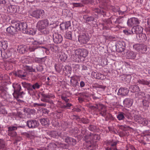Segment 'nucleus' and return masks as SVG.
<instances>
[{
    "label": "nucleus",
    "instance_id": "28",
    "mask_svg": "<svg viewBox=\"0 0 150 150\" xmlns=\"http://www.w3.org/2000/svg\"><path fill=\"white\" fill-rule=\"evenodd\" d=\"M13 87L14 89V91H20L21 89V86L20 84L18 83H14L13 84Z\"/></svg>",
    "mask_w": 150,
    "mask_h": 150
},
{
    "label": "nucleus",
    "instance_id": "6",
    "mask_svg": "<svg viewBox=\"0 0 150 150\" xmlns=\"http://www.w3.org/2000/svg\"><path fill=\"white\" fill-rule=\"evenodd\" d=\"M133 48L136 51L142 53H144L147 50L146 46L141 44H136L133 46Z\"/></svg>",
    "mask_w": 150,
    "mask_h": 150
},
{
    "label": "nucleus",
    "instance_id": "9",
    "mask_svg": "<svg viewBox=\"0 0 150 150\" xmlns=\"http://www.w3.org/2000/svg\"><path fill=\"white\" fill-rule=\"evenodd\" d=\"M53 39L54 42L57 44L60 43L63 40L61 35L57 33H55L53 34Z\"/></svg>",
    "mask_w": 150,
    "mask_h": 150
},
{
    "label": "nucleus",
    "instance_id": "30",
    "mask_svg": "<svg viewBox=\"0 0 150 150\" xmlns=\"http://www.w3.org/2000/svg\"><path fill=\"white\" fill-rule=\"evenodd\" d=\"M49 134L50 136L54 138L56 137L57 136H60V133L56 131H52L49 132Z\"/></svg>",
    "mask_w": 150,
    "mask_h": 150
},
{
    "label": "nucleus",
    "instance_id": "15",
    "mask_svg": "<svg viewBox=\"0 0 150 150\" xmlns=\"http://www.w3.org/2000/svg\"><path fill=\"white\" fill-rule=\"evenodd\" d=\"M79 83L76 77L74 76L71 77L70 80V85L71 86L75 87L79 85Z\"/></svg>",
    "mask_w": 150,
    "mask_h": 150
},
{
    "label": "nucleus",
    "instance_id": "63",
    "mask_svg": "<svg viewBox=\"0 0 150 150\" xmlns=\"http://www.w3.org/2000/svg\"><path fill=\"white\" fill-rule=\"evenodd\" d=\"M36 69L38 71H42L43 69V67L42 65H39L36 67Z\"/></svg>",
    "mask_w": 150,
    "mask_h": 150
},
{
    "label": "nucleus",
    "instance_id": "60",
    "mask_svg": "<svg viewBox=\"0 0 150 150\" xmlns=\"http://www.w3.org/2000/svg\"><path fill=\"white\" fill-rule=\"evenodd\" d=\"M16 134V133L15 132H10L8 133V135L11 137L15 136Z\"/></svg>",
    "mask_w": 150,
    "mask_h": 150
},
{
    "label": "nucleus",
    "instance_id": "62",
    "mask_svg": "<svg viewBox=\"0 0 150 150\" xmlns=\"http://www.w3.org/2000/svg\"><path fill=\"white\" fill-rule=\"evenodd\" d=\"M18 92L14 91V93H13V98H16V99L18 98Z\"/></svg>",
    "mask_w": 150,
    "mask_h": 150
},
{
    "label": "nucleus",
    "instance_id": "35",
    "mask_svg": "<svg viewBox=\"0 0 150 150\" xmlns=\"http://www.w3.org/2000/svg\"><path fill=\"white\" fill-rule=\"evenodd\" d=\"M6 95V91L3 87H0V96L3 98H5Z\"/></svg>",
    "mask_w": 150,
    "mask_h": 150
},
{
    "label": "nucleus",
    "instance_id": "11",
    "mask_svg": "<svg viewBox=\"0 0 150 150\" xmlns=\"http://www.w3.org/2000/svg\"><path fill=\"white\" fill-rule=\"evenodd\" d=\"M6 30L7 32L11 35L14 34L18 30V29H16V27L15 23L12 25L8 27Z\"/></svg>",
    "mask_w": 150,
    "mask_h": 150
},
{
    "label": "nucleus",
    "instance_id": "50",
    "mask_svg": "<svg viewBox=\"0 0 150 150\" xmlns=\"http://www.w3.org/2000/svg\"><path fill=\"white\" fill-rule=\"evenodd\" d=\"M41 100L43 102L49 103L51 104H54L53 102L52 101H50L48 99H45L42 97Z\"/></svg>",
    "mask_w": 150,
    "mask_h": 150
},
{
    "label": "nucleus",
    "instance_id": "21",
    "mask_svg": "<svg viewBox=\"0 0 150 150\" xmlns=\"http://www.w3.org/2000/svg\"><path fill=\"white\" fill-rule=\"evenodd\" d=\"M128 93V90L126 88H120L118 92V95L125 96Z\"/></svg>",
    "mask_w": 150,
    "mask_h": 150
},
{
    "label": "nucleus",
    "instance_id": "25",
    "mask_svg": "<svg viewBox=\"0 0 150 150\" xmlns=\"http://www.w3.org/2000/svg\"><path fill=\"white\" fill-rule=\"evenodd\" d=\"M73 116L76 117L77 120L79 119V121L84 124H88L90 122L89 120L86 118L83 117L81 119H80L77 115H73Z\"/></svg>",
    "mask_w": 150,
    "mask_h": 150
},
{
    "label": "nucleus",
    "instance_id": "24",
    "mask_svg": "<svg viewBox=\"0 0 150 150\" xmlns=\"http://www.w3.org/2000/svg\"><path fill=\"white\" fill-rule=\"evenodd\" d=\"M101 104L100 103H96L94 105H89L88 107L89 108L94 111H96L97 110H99L100 108Z\"/></svg>",
    "mask_w": 150,
    "mask_h": 150
},
{
    "label": "nucleus",
    "instance_id": "61",
    "mask_svg": "<svg viewBox=\"0 0 150 150\" xmlns=\"http://www.w3.org/2000/svg\"><path fill=\"white\" fill-rule=\"evenodd\" d=\"M61 137L64 141L66 140V139L67 138L68 136H67L66 133H64L63 134H62L61 136Z\"/></svg>",
    "mask_w": 150,
    "mask_h": 150
},
{
    "label": "nucleus",
    "instance_id": "58",
    "mask_svg": "<svg viewBox=\"0 0 150 150\" xmlns=\"http://www.w3.org/2000/svg\"><path fill=\"white\" fill-rule=\"evenodd\" d=\"M69 147V146L66 144L62 143L60 147L63 149H67Z\"/></svg>",
    "mask_w": 150,
    "mask_h": 150
},
{
    "label": "nucleus",
    "instance_id": "36",
    "mask_svg": "<svg viewBox=\"0 0 150 150\" xmlns=\"http://www.w3.org/2000/svg\"><path fill=\"white\" fill-rule=\"evenodd\" d=\"M40 48V47H30L28 48V50L30 52L38 51Z\"/></svg>",
    "mask_w": 150,
    "mask_h": 150
},
{
    "label": "nucleus",
    "instance_id": "29",
    "mask_svg": "<svg viewBox=\"0 0 150 150\" xmlns=\"http://www.w3.org/2000/svg\"><path fill=\"white\" fill-rule=\"evenodd\" d=\"M40 122L41 124L43 126H48L49 123V120L47 118H44L40 120Z\"/></svg>",
    "mask_w": 150,
    "mask_h": 150
},
{
    "label": "nucleus",
    "instance_id": "27",
    "mask_svg": "<svg viewBox=\"0 0 150 150\" xmlns=\"http://www.w3.org/2000/svg\"><path fill=\"white\" fill-rule=\"evenodd\" d=\"M23 111L27 115H33L35 113V110L34 109H30L27 108H24Z\"/></svg>",
    "mask_w": 150,
    "mask_h": 150
},
{
    "label": "nucleus",
    "instance_id": "2",
    "mask_svg": "<svg viewBox=\"0 0 150 150\" xmlns=\"http://www.w3.org/2000/svg\"><path fill=\"white\" fill-rule=\"evenodd\" d=\"M16 27L18 30L22 31L24 33L28 34H30V32L29 31L30 30L28 29V25L26 23H15Z\"/></svg>",
    "mask_w": 150,
    "mask_h": 150
},
{
    "label": "nucleus",
    "instance_id": "20",
    "mask_svg": "<svg viewBox=\"0 0 150 150\" xmlns=\"http://www.w3.org/2000/svg\"><path fill=\"white\" fill-rule=\"evenodd\" d=\"M115 46L116 50L118 52H122L125 50V47L120 42L117 43Z\"/></svg>",
    "mask_w": 150,
    "mask_h": 150
},
{
    "label": "nucleus",
    "instance_id": "64",
    "mask_svg": "<svg viewBox=\"0 0 150 150\" xmlns=\"http://www.w3.org/2000/svg\"><path fill=\"white\" fill-rule=\"evenodd\" d=\"M106 150H119L117 149L116 147H108L105 149Z\"/></svg>",
    "mask_w": 150,
    "mask_h": 150
},
{
    "label": "nucleus",
    "instance_id": "56",
    "mask_svg": "<svg viewBox=\"0 0 150 150\" xmlns=\"http://www.w3.org/2000/svg\"><path fill=\"white\" fill-rule=\"evenodd\" d=\"M88 129L91 131H94L96 129V127L95 126L91 125L89 126Z\"/></svg>",
    "mask_w": 150,
    "mask_h": 150
},
{
    "label": "nucleus",
    "instance_id": "57",
    "mask_svg": "<svg viewBox=\"0 0 150 150\" xmlns=\"http://www.w3.org/2000/svg\"><path fill=\"white\" fill-rule=\"evenodd\" d=\"M17 129V127H8V132H13Z\"/></svg>",
    "mask_w": 150,
    "mask_h": 150
},
{
    "label": "nucleus",
    "instance_id": "39",
    "mask_svg": "<svg viewBox=\"0 0 150 150\" xmlns=\"http://www.w3.org/2000/svg\"><path fill=\"white\" fill-rule=\"evenodd\" d=\"M64 37L67 39L71 40L72 39V33L70 31H67L64 35Z\"/></svg>",
    "mask_w": 150,
    "mask_h": 150
},
{
    "label": "nucleus",
    "instance_id": "32",
    "mask_svg": "<svg viewBox=\"0 0 150 150\" xmlns=\"http://www.w3.org/2000/svg\"><path fill=\"white\" fill-rule=\"evenodd\" d=\"M124 104L126 106H130L132 104V100L129 98H126L123 101Z\"/></svg>",
    "mask_w": 150,
    "mask_h": 150
},
{
    "label": "nucleus",
    "instance_id": "26",
    "mask_svg": "<svg viewBox=\"0 0 150 150\" xmlns=\"http://www.w3.org/2000/svg\"><path fill=\"white\" fill-rule=\"evenodd\" d=\"M12 52L8 50H4L2 54V57L3 58H7L11 56Z\"/></svg>",
    "mask_w": 150,
    "mask_h": 150
},
{
    "label": "nucleus",
    "instance_id": "12",
    "mask_svg": "<svg viewBox=\"0 0 150 150\" xmlns=\"http://www.w3.org/2000/svg\"><path fill=\"white\" fill-rule=\"evenodd\" d=\"M91 75L94 78L97 79H103L106 78L104 75L95 71L92 72Z\"/></svg>",
    "mask_w": 150,
    "mask_h": 150
},
{
    "label": "nucleus",
    "instance_id": "8",
    "mask_svg": "<svg viewBox=\"0 0 150 150\" xmlns=\"http://www.w3.org/2000/svg\"><path fill=\"white\" fill-rule=\"evenodd\" d=\"M89 39L88 34L83 33L79 36L78 40L82 44H85L88 41Z\"/></svg>",
    "mask_w": 150,
    "mask_h": 150
},
{
    "label": "nucleus",
    "instance_id": "38",
    "mask_svg": "<svg viewBox=\"0 0 150 150\" xmlns=\"http://www.w3.org/2000/svg\"><path fill=\"white\" fill-rule=\"evenodd\" d=\"M142 105L145 108H147L149 107V103L148 101L144 97V99L142 101Z\"/></svg>",
    "mask_w": 150,
    "mask_h": 150
},
{
    "label": "nucleus",
    "instance_id": "18",
    "mask_svg": "<svg viewBox=\"0 0 150 150\" xmlns=\"http://www.w3.org/2000/svg\"><path fill=\"white\" fill-rule=\"evenodd\" d=\"M17 74L18 77L23 79L26 77L27 73L25 70H17Z\"/></svg>",
    "mask_w": 150,
    "mask_h": 150
},
{
    "label": "nucleus",
    "instance_id": "44",
    "mask_svg": "<svg viewBox=\"0 0 150 150\" xmlns=\"http://www.w3.org/2000/svg\"><path fill=\"white\" fill-rule=\"evenodd\" d=\"M41 86L37 82L35 83L33 85H32V91H33V90L39 89Z\"/></svg>",
    "mask_w": 150,
    "mask_h": 150
},
{
    "label": "nucleus",
    "instance_id": "1",
    "mask_svg": "<svg viewBox=\"0 0 150 150\" xmlns=\"http://www.w3.org/2000/svg\"><path fill=\"white\" fill-rule=\"evenodd\" d=\"M49 22L47 19L40 20L39 21L37 24L38 29L40 30L43 34H47L49 33V30L48 29L46 28L49 25Z\"/></svg>",
    "mask_w": 150,
    "mask_h": 150
},
{
    "label": "nucleus",
    "instance_id": "51",
    "mask_svg": "<svg viewBox=\"0 0 150 150\" xmlns=\"http://www.w3.org/2000/svg\"><path fill=\"white\" fill-rule=\"evenodd\" d=\"M61 98L62 100H64L67 103L69 101V99H68L64 94L62 95Z\"/></svg>",
    "mask_w": 150,
    "mask_h": 150
},
{
    "label": "nucleus",
    "instance_id": "46",
    "mask_svg": "<svg viewBox=\"0 0 150 150\" xmlns=\"http://www.w3.org/2000/svg\"><path fill=\"white\" fill-rule=\"evenodd\" d=\"M117 118L119 120H124L125 117L124 115V113L123 112H120L117 115Z\"/></svg>",
    "mask_w": 150,
    "mask_h": 150
},
{
    "label": "nucleus",
    "instance_id": "53",
    "mask_svg": "<svg viewBox=\"0 0 150 150\" xmlns=\"http://www.w3.org/2000/svg\"><path fill=\"white\" fill-rule=\"evenodd\" d=\"M72 4L74 7H82L83 5L81 3H73Z\"/></svg>",
    "mask_w": 150,
    "mask_h": 150
},
{
    "label": "nucleus",
    "instance_id": "4",
    "mask_svg": "<svg viewBox=\"0 0 150 150\" xmlns=\"http://www.w3.org/2000/svg\"><path fill=\"white\" fill-rule=\"evenodd\" d=\"M45 14L44 11L42 9H38L33 11L31 15L37 19L42 18Z\"/></svg>",
    "mask_w": 150,
    "mask_h": 150
},
{
    "label": "nucleus",
    "instance_id": "43",
    "mask_svg": "<svg viewBox=\"0 0 150 150\" xmlns=\"http://www.w3.org/2000/svg\"><path fill=\"white\" fill-rule=\"evenodd\" d=\"M87 130L85 128H82L81 130V136H83L84 135H85V136H84L85 137L86 139H88V136L86 135Z\"/></svg>",
    "mask_w": 150,
    "mask_h": 150
},
{
    "label": "nucleus",
    "instance_id": "14",
    "mask_svg": "<svg viewBox=\"0 0 150 150\" xmlns=\"http://www.w3.org/2000/svg\"><path fill=\"white\" fill-rule=\"evenodd\" d=\"M17 50L20 53L24 54L27 52L28 48L27 46L25 45H20L18 46Z\"/></svg>",
    "mask_w": 150,
    "mask_h": 150
},
{
    "label": "nucleus",
    "instance_id": "54",
    "mask_svg": "<svg viewBox=\"0 0 150 150\" xmlns=\"http://www.w3.org/2000/svg\"><path fill=\"white\" fill-rule=\"evenodd\" d=\"M112 18H111L110 19H108L106 20V22H105L104 23V25H110L112 23Z\"/></svg>",
    "mask_w": 150,
    "mask_h": 150
},
{
    "label": "nucleus",
    "instance_id": "16",
    "mask_svg": "<svg viewBox=\"0 0 150 150\" xmlns=\"http://www.w3.org/2000/svg\"><path fill=\"white\" fill-rule=\"evenodd\" d=\"M99 111L100 112V114L102 116L105 117L107 114V110L106 108L103 105L101 104Z\"/></svg>",
    "mask_w": 150,
    "mask_h": 150
},
{
    "label": "nucleus",
    "instance_id": "45",
    "mask_svg": "<svg viewBox=\"0 0 150 150\" xmlns=\"http://www.w3.org/2000/svg\"><path fill=\"white\" fill-rule=\"evenodd\" d=\"M51 50L53 52H56L59 50V48L57 45H53L51 47Z\"/></svg>",
    "mask_w": 150,
    "mask_h": 150
},
{
    "label": "nucleus",
    "instance_id": "49",
    "mask_svg": "<svg viewBox=\"0 0 150 150\" xmlns=\"http://www.w3.org/2000/svg\"><path fill=\"white\" fill-rule=\"evenodd\" d=\"M45 60V57L37 58L35 59V61L37 62L41 63L44 62Z\"/></svg>",
    "mask_w": 150,
    "mask_h": 150
},
{
    "label": "nucleus",
    "instance_id": "5",
    "mask_svg": "<svg viewBox=\"0 0 150 150\" xmlns=\"http://www.w3.org/2000/svg\"><path fill=\"white\" fill-rule=\"evenodd\" d=\"M143 28L140 26L137 25L136 26H134L132 29V32L133 34H138L140 38L142 36L141 33L143 31Z\"/></svg>",
    "mask_w": 150,
    "mask_h": 150
},
{
    "label": "nucleus",
    "instance_id": "55",
    "mask_svg": "<svg viewBox=\"0 0 150 150\" xmlns=\"http://www.w3.org/2000/svg\"><path fill=\"white\" fill-rule=\"evenodd\" d=\"M0 114L4 115L6 114H7V112L4 108L0 107Z\"/></svg>",
    "mask_w": 150,
    "mask_h": 150
},
{
    "label": "nucleus",
    "instance_id": "10",
    "mask_svg": "<svg viewBox=\"0 0 150 150\" xmlns=\"http://www.w3.org/2000/svg\"><path fill=\"white\" fill-rule=\"evenodd\" d=\"M139 23V22L138 19L135 18H133L129 19L127 22L128 25L130 27L137 25Z\"/></svg>",
    "mask_w": 150,
    "mask_h": 150
},
{
    "label": "nucleus",
    "instance_id": "40",
    "mask_svg": "<svg viewBox=\"0 0 150 150\" xmlns=\"http://www.w3.org/2000/svg\"><path fill=\"white\" fill-rule=\"evenodd\" d=\"M134 120L135 121L137 122L141 123V120L142 118V116L140 115H137L134 116Z\"/></svg>",
    "mask_w": 150,
    "mask_h": 150
},
{
    "label": "nucleus",
    "instance_id": "17",
    "mask_svg": "<svg viewBox=\"0 0 150 150\" xmlns=\"http://www.w3.org/2000/svg\"><path fill=\"white\" fill-rule=\"evenodd\" d=\"M60 26L61 30H66L71 26V23L70 21L62 23L60 24Z\"/></svg>",
    "mask_w": 150,
    "mask_h": 150
},
{
    "label": "nucleus",
    "instance_id": "3",
    "mask_svg": "<svg viewBox=\"0 0 150 150\" xmlns=\"http://www.w3.org/2000/svg\"><path fill=\"white\" fill-rule=\"evenodd\" d=\"M88 54V51L85 49H78L75 51V55L78 56L79 59H81L82 57L85 58Z\"/></svg>",
    "mask_w": 150,
    "mask_h": 150
},
{
    "label": "nucleus",
    "instance_id": "37",
    "mask_svg": "<svg viewBox=\"0 0 150 150\" xmlns=\"http://www.w3.org/2000/svg\"><path fill=\"white\" fill-rule=\"evenodd\" d=\"M6 146V145L4 140L0 139V149H4Z\"/></svg>",
    "mask_w": 150,
    "mask_h": 150
},
{
    "label": "nucleus",
    "instance_id": "48",
    "mask_svg": "<svg viewBox=\"0 0 150 150\" xmlns=\"http://www.w3.org/2000/svg\"><path fill=\"white\" fill-rule=\"evenodd\" d=\"M41 95L42 97L45 99H49L52 97V96H51L50 94H45L44 92H42L41 93Z\"/></svg>",
    "mask_w": 150,
    "mask_h": 150
},
{
    "label": "nucleus",
    "instance_id": "59",
    "mask_svg": "<svg viewBox=\"0 0 150 150\" xmlns=\"http://www.w3.org/2000/svg\"><path fill=\"white\" fill-rule=\"evenodd\" d=\"M7 46L8 44L6 42L4 41H2V47L3 49L4 50L5 49H6V48L7 47Z\"/></svg>",
    "mask_w": 150,
    "mask_h": 150
},
{
    "label": "nucleus",
    "instance_id": "7",
    "mask_svg": "<svg viewBox=\"0 0 150 150\" xmlns=\"http://www.w3.org/2000/svg\"><path fill=\"white\" fill-rule=\"evenodd\" d=\"M39 125V122L38 121L35 120H29L27 122V125L29 128H36Z\"/></svg>",
    "mask_w": 150,
    "mask_h": 150
},
{
    "label": "nucleus",
    "instance_id": "33",
    "mask_svg": "<svg viewBox=\"0 0 150 150\" xmlns=\"http://www.w3.org/2000/svg\"><path fill=\"white\" fill-rule=\"evenodd\" d=\"M132 92L134 93L140 91L139 87L137 85H132L130 87Z\"/></svg>",
    "mask_w": 150,
    "mask_h": 150
},
{
    "label": "nucleus",
    "instance_id": "52",
    "mask_svg": "<svg viewBox=\"0 0 150 150\" xmlns=\"http://www.w3.org/2000/svg\"><path fill=\"white\" fill-rule=\"evenodd\" d=\"M95 12L97 13H101L102 12L104 13L105 12L102 10L98 8H95L93 10Z\"/></svg>",
    "mask_w": 150,
    "mask_h": 150
},
{
    "label": "nucleus",
    "instance_id": "31",
    "mask_svg": "<svg viewBox=\"0 0 150 150\" xmlns=\"http://www.w3.org/2000/svg\"><path fill=\"white\" fill-rule=\"evenodd\" d=\"M112 11L113 12L117 13L119 15H122L123 14L125 11H122L120 10L118 7H114L112 8Z\"/></svg>",
    "mask_w": 150,
    "mask_h": 150
},
{
    "label": "nucleus",
    "instance_id": "23",
    "mask_svg": "<svg viewBox=\"0 0 150 150\" xmlns=\"http://www.w3.org/2000/svg\"><path fill=\"white\" fill-rule=\"evenodd\" d=\"M136 55V53L132 51L127 52V58L129 59H134Z\"/></svg>",
    "mask_w": 150,
    "mask_h": 150
},
{
    "label": "nucleus",
    "instance_id": "47",
    "mask_svg": "<svg viewBox=\"0 0 150 150\" xmlns=\"http://www.w3.org/2000/svg\"><path fill=\"white\" fill-rule=\"evenodd\" d=\"M141 123H139L142 124L144 125H146L148 123V122L147 119L143 117L141 120Z\"/></svg>",
    "mask_w": 150,
    "mask_h": 150
},
{
    "label": "nucleus",
    "instance_id": "34",
    "mask_svg": "<svg viewBox=\"0 0 150 150\" xmlns=\"http://www.w3.org/2000/svg\"><path fill=\"white\" fill-rule=\"evenodd\" d=\"M137 82L139 84L146 85H148L150 84L149 81L144 79L138 80H137Z\"/></svg>",
    "mask_w": 150,
    "mask_h": 150
},
{
    "label": "nucleus",
    "instance_id": "41",
    "mask_svg": "<svg viewBox=\"0 0 150 150\" xmlns=\"http://www.w3.org/2000/svg\"><path fill=\"white\" fill-rule=\"evenodd\" d=\"M124 20L123 17H119L115 21L116 24H121L123 23Z\"/></svg>",
    "mask_w": 150,
    "mask_h": 150
},
{
    "label": "nucleus",
    "instance_id": "42",
    "mask_svg": "<svg viewBox=\"0 0 150 150\" xmlns=\"http://www.w3.org/2000/svg\"><path fill=\"white\" fill-rule=\"evenodd\" d=\"M85 19L86 22L89 23L94 21V18L92 16H86Z\"/></svg>",
    "mask_w": 150,
    "mask_h": 150
},
{
    "label": "nucleus",
    "instance_id": "19",
    "mask_svg": "<svg viewBox=\"0 0 150 150\" xmlns=\"http://www.w3.org/2000/svg\"><path fill=\"white\" fill-rule=\"evenodd\" d=\"M7 11L8 13H15L17 11V7L15 5L9 6L7 8Z\"/></svg>",
    "mask_w": 150,
    "mask_h": 150
},
{
    "label": "nucleus",
    "instance_id": "22",
    "mask_svg": "<svg viewBox=\"0 0 150 150\" xmlns=\"http://www.w3.org/2000/svg\"><path fill=\"white\" fill-rule=\"evenodd\" d=\"M65 142L69 145H74L76 143V141L75 139L69 137L66 139Z\"/></svg>",
    "mask_w": 150,
    "mask_h": 150
},
{
    "label": "nucleus",
    "instance_id": "13",
    "mask_svg": "<svg viewBox=\"0 0 150 150\" xmlns=\"http://www.w3.org/2000/svg\"><path fill=\"white\" fill-rule=\"evenodd\" d=\"M22 86L25 88L27 89L28 93L30 94V92L32 91V85L30 83H27L25 82L21 83Z\"/></svg>",
    "mask_w": 150,
    "mask_h": 150
}]
</instances>
